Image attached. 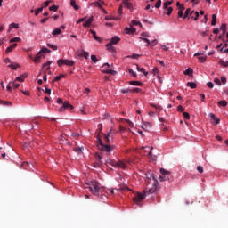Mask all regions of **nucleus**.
I'll list each match as a JSON object with an SVG mask.
<instances>
[{"mask_svg": "<svg viewBox=\"0 0 228 228\" xmlns=\"http://www.w3.org/2000/svg\"><path fill=\"white\" fill-rule=\"evenodd\" d=\"M9 69H12V70H17L20 65L18 63L12 62L11 64L8 65Z\"/></svg>", "mask_w": 228, "mask_h": 228, "instance_id": "17", "label": "nucleus"}, {"mask_svg": "<svg viewBox=\"0 0 228 228\" xmlns=\"http://www.w3.org/2000/svg\"><path fill=\"white\" fill-rule=\"evenodd\" d=\"M141 127L144 131H150V129L152 127V124L150 122H142Z\"/></svg>", "mask_w": 228, "mask_h": 228, "instance_id": "11", "label": "nucleus"}, {"mask_svg": "<svg viewBox=\"0 0 228 228\" xmlns=\"http://www.w3.org/2000/svg\"><path fill=\"white\" fill-rule=\"evenodd\" d=\"M95 159L96 161H99L101 163V165H102V163H104L107 166L110 165L111 167H115V165H117V161L111 159H107L105 161L102 160V155L101 154H96Z\"/></svg>", "mask_w": 228, "mask_h": 228, "instance_id": "4", "label": "nucleus"}, {"mask_svg": "<svg viewBox=\"0 0 228 228\" xmlns=\"http://www.w3.org/2000/svg\"><path fill=\"white\" fill-rule=\"evenodd\" d=\"M177 110L180 111L181 113H183V111H184V109L183 108L182 105H179V106L177 107Z\"/></svg>", "mask_w": 228, "mask_h": 228, "instance_id": "61", "label": "nucleus"}, {"mask_svg": "<svg viewBox=\"0 0 228 228\" xmlns=\"http://www.w3.org/2000/svg\"><path fill=\"white\" fill-rule=\"evenodd\" d=\"M19 86H20V84L17 83V81L14 80V82L12 83V88H14V90H17Z\"/></svg>", "mask_w": 228, "mask_h": 228, "instance_id": "43", "label": "nucleus"}, {"mask_svg": "<svg viewBox=\"0 0 228 228\" xmlns=\"http://www.w3.org/2000/svg\"><path fill=\"white\" fill-rule=\"evenodd\" d=\"M115 167H118V168L126 170V168H127V164L126 163V160H118L116 161Z\"/></svg>", "mask_w": 228, "mask_h": 228, "instance_id": "9", "label": "nucleus"}, {"mask_svg": "<svg viewBox=\"0 0 228 228\" xmlns=\"http://www.w3.org/2000/svg\"><path fill=\"white\" fill-rule=\"evenodd\" d=\"M125 31L127 35H131V33H134L136 31V28H126Z\"/></svg>", "mask_w": 228, "mask_h": 228, "instance_id": "25", "label": "nucleus"}, {"mask_svg": "<svg viewBox=\"0 0 228 228\" xmlns=\"http://www.w3.org/2000/svg\"><path fill=\"white\" fill-rule=\"evenodd\" d=\"M207 86H208V88H213V83L212 82H208L207 83Z\"/></svg>", "mask_w": 228, "mask_h": 228, "instance_id": "64", "label": "nucleus"}, {"mask_svg": "<svg viewBox=\"0 0 228 228\" xmlns=\"http://www.w3.org/2000/svg\"><path fill=\"white\" fill-rule=\"evenodd\" d=\"M26 77H28V75L23 74L20 77H16L15 81H19L20 83H24V79H26Z\"/></svg>", "mask_w": 228, "mask_h": 228, "instance_id": "16", "label": "nucleus"}, {"mask_svg": "<svg viewBox=\"0 0 228 228\" xmlns=\"http://www.w3.org/2000/svg\"><path fill=\"white\" fill-rule=\"evenodd\" d=\"M191 19H194V20H199V12L191 11Z\"/></svg>", "mask_w": 228, "mask_h": 228, "instance_id": "18", "label": "nucleus"}, {"mask_svg": "<svg viewBox=\"0 0 228 228\" xmlns=\"http://www.w3.org/2000/svg\"><path fill=\"white\" fill-rule=\"evenodd\" d=\"M155 8H161V0H158L155 4Z\"/></svg>", "mask_w": 228, "mask_h": 228, "instance_id": "53", "label": "nucleus"}, {"mask_svg": "<svg viewBox=\"0 0 228 228\" xmlns=\"http://www.w3.org/2000/svg\"><path fill=\"white\" fill-rule=\"evenodd\" d=\"M92 22H94V16H91L84 24V28H90L92 26Z\"/></svg>", "mask_w": 228, "mask_h": 228, "instance_id": "12", "label": "nucleus"}, {"mask_svg": "<svg viewBox=\"0 0 228 228\" xmlns=\"http://www.w3.org/2000/svg\"><path fill=\"white\" fill-rule=\"evenodd\" d=\"M132 92H134L135 94H139V92H142V89L140 88H134Z\"/></svg>", "mask_w": 228, "mask_h": 228, "instance_id": "63", "label": "nucleus"}, {"mask_svg": "<svg viewBox=\"0 0 228 228\" xmlns=\"http://www.w3.org/2000/svg\"><path fill=\"white\" fill-rule=\"evenodd\" d=\"M219 65H221V67H224V69L228 67V61H225L224 60H220L219 61Z\"/></svg>", "mask_w": 228, "mask_h": 228, "instance_id": "30", "label": "nucleus"}, {"mask_svg": "<svg viewBox=\"0 0 228 228\" xmlns=\"http://www.w3.org/2000/svg\"><path fill=\"white\" fill-rule=\"evenodd\" d=\"M160 175H159V181L163 183V181H170V178L172 177V175L170 174V171H167L164 168H160Z\"/></svg>", "mask_w": 228, "mask_h": 228, "instance_id": "6", "label": "nucleus"}, {"mask_svg": "<svg viewBox=\"0 0 228 228\" xmlns=\"http://www.w3.org/2000/svg\"><path fill=\"white\" fill-rule=\"evenodd\" d=\"M176 6H177V8H179V11H180V12H184V10H185L184 4H183L179 3V2H177V3H176Z\"/></svg>", "mask_w": 228, "mask_h": 228, "instance_id": "28", "label": "nucleus"}, {"mask_svg": "<svg viewBox=\"0 0 228 228\" xmlns=\"http://www.w3.org/2000/svg\"><path fill=\"white\" fill-rule=\"evenodd\" d=\"M104 74H111L112 76L117 74V71L113 70V69H106L103 71Z\"/></svg>", "mask_w": 228, "mask_h": 228, "instance_id": "38", "label": "nucleus"}, {"mask_svg": "<svg viewBox=\"0 0 228 228\" xmlns=\"http://www.w3.org/2000/svg\"><path fill=\"white\" fill-rule=\"evenodd\" d=\"M57 64L59 67H61V65H65V60L61 59L57 61Z\"/></svg>", "mask_w": 228, "mask_h": 228, "instance_id": "47", "label": "nucleus"}, {"mask_svg": "<svg viewBox=\"0 0 228 228\" xmlns=\"http://www.w3.org/2000/svg\"><path fill=\"white\" fill-rule=\"evenodd\" d=\"M51 63H53V61H49L43 64V69H45V67H47L46 68V70H49V69H51Z\"/></svg>", "mask_w": 228, "mask_h": 228, "instance_id": "36", "label": "nucleus"}, {"mask_svg": "<svg viewBox=\"0 0 228 228\" xmlns=\"http://www.w3.org/2000/svg\"><path fill=\"white\" fill-rule=\"evenodd\" d=\"M90 33L93 35V38L96 40V42H102L101 37H97V32L93 29H90Z\"/></svg>", "mask_w": 228, "mask_h": 228, "instance_id": "15", "label": "nucleus"}, {"mask_svg": "<svg viewBox=\"0 0 228 228\" xmlns=\"http://www.w3.org/2000/svg\"><path fill=\"white\" fill-rule=\"evenodd\" d=\"M136 69L138 70V72H142L143 74V76H149V72L145 71V69L143 68H140V66L136 65Z\"/></svg>", "mask_w": 228, "mask_h": 228, "instance_id": "19", "label": "nucleus"}, {"mask_svg": "<svg viewBox=\"0 0 228 228\" xmlns=\"http://www.w3.org/2000/svg\"><path fill=\"white\" fill-rule=\"evenodd\" d=\"M44 56V53L39 51L38 53H37L36 57L33 58V56H29L30 60L34 61V63H38V61Z\"/></svg>", "mask_w": 228, "mask_h": 228, "instance_id": "10", "label": "nucleus"}, {"mask_svg": "<svg viewBox=\"0 0 228 228\" xmlns=\"http://www.w3.org/2000/svg\"><path fill=\"white\" fill-rule=\"evenodd\" d=\"M123 4H125V6L126 8H128V10H131V8H133V4L132 3H129V1L127 0H124L123 1Z\"/></svg>", "mask_w": 228, "mask_h": 228, "instance_id": "22", "label": "nucleus"}, {"mask_svg": "<svg viewBox=\"0 0 228 228\" xmlns=\"http://www.w3.org/2000/svg\"><path fill=\"white\" fill-rule=\"evenodd\" d=\"M105 20H120V18H118V17L115 18V17L110 15V16L105 17Z\"/></svg>", "mask_w": 228, "mask_h": 228, "instance_id": "29", "label": "nucleus"}, {"mask_svg": "<svg viewBox=\"0 0 228 228\" xmlns=\"http://www.w3.org/2000/svg\"><path fill=\"white\" fill-rule=\"evenodd\" d=\"M129 74H131V76H133L134 77H136V74L134 73V71L132 69H128Z\"/></svg>", "mask_w": 228, "mask_h": 228, "instance_id": "57", "label": "nucleus"}, {"mask_svg": "<svg viewBox=\"0 0 228 228\" xmlns=\"http://www.w3.org/2000/svg\"><path fill=\"white\" fill-rule=\"evenodd\" d=\"M129 85H131L132 86H142V82L140 81H130Z\"/></svg>", "mask_w": 228, "mask_h": 228, "instance_id": "20", "label": "nucleus"}, {"mask_svg": "<svg viewBox=\"0 0 228 228\" xmlns=\"http://www.w3.org/2000/svg\"><path fill=\"white\" fill-rule=\"evenodd\" d=\"M78 56L85 57L86 60H88V58L90 57V53H88L85 50H82L81 53H78Z\"/></svg>", "mask_w": 228, "mask_h": 228, "instance_id": "13", "label": "nucleus"}, {"mask_svg": "<svg viewBox=\"0 0 228 228\" xmlns=\"http://www.w3.org/2000/svg\"><path fill=\"white\" fill-rule=\"evenodd\" d=\"M66 110H69V111L71 110H74V106H72L71 104L69 103L68 101L64 102V103L62 104V106L59 109V111L61 113H63V111H65Z\"/></svg>", "mask_w": 228, "mask_h": 228, "instance_id": "7", "label": "nucleus"}, {"mask_svg": "<svg viewBox=\"0 0 228 228\" xmlns=\"http://www.w3.org/2000/svg\"><path fill=\"white\" fill-rule=\"evenodd\" d=\"M211 26H216V14L212 15Z\"/></svg>", "mask_w": 228, "mask_h": 228, "instance_id": "37", "label": "nucleus"}, {"mask_svg": "<svg viewBox=\"0 0 228 228\" xmlns=\"http://www.w3.org/2000/svg\"><path fill=\"white\" fill-rule=\"evenodd\" d=\"M61 29L60 28H55L53 32H52V35H53V37H56L58 35H61Z\"/></svg>", "mask_w": 228, "mask_h": 228, "instance_id": "32", "label": "nucleus"}, {"mask_svg": "<svg viewBox=\"0 0 228 228\" xmlns=\"http://www.w3.org/2000/svg\"><path fill=\"white\" fill-rule=\"evenodd\" d=\"M119 41H120V37H118V36L113 37L110 39V42L106 45L108 51H110V53H115V47L113 45H116V44H118Z\"/></svg>", "mask_w": 228, "mask_h": 228, "instance_id": "5", "label": "nucleus"}, {"mask_svg": "<svg viewBox=\"0 0 228 228\" xmlns=\"http://www.w3.org/2000/svg\"><path fill=\"white\" fill-rule=\"evenodd\" d=\"M152 179H150V181H153V183L151 186L147 185L146 190L143 191L142 193L138 192L135 197L133 198V201L134 204H137V206H141L142 200H144L145 195H152V193H156V190H158V180H156V176L152 175Z\"/></svg>", "mask_w": 228, "mask_h": 228, "instance_id": "1", "label": "nucleus"}, {"mask_svg": "<svg viewBox=\"0 0 228 228\" xmlns=\"http://www.w3.org/2000/svg\"><path fill=\"white\" fill-rule=\"evenodd\" d=\"M74 61H69V60H64V65H67L68 67H73L74 65Z\"/></svg>", "mask_w": 228, "mask_h": 228, "instance_id": "23", "label": "nucleus"}, {"mask_svg": "<svg viewBox=\"0 0 228 228\" xmlns=\"http://www.w3.org/2000/svg\"><path fill=\"white\" fill-rule=\"evenodd\" d=\"M183 116L184 117V118H186V120H190V113L188 112H183Z\"/></svg>", "mask_w": 228, "mask_h": 228, "instance_id": "52", "label": "nucleus"}, {"mask_svg": "<svg viewBox=\"0 0 228 228\" xmlns=\"http://www.w3.org/2000/svg\"><path fill=\"white\" fill-rule=\"evenodd\" d=\"M199 61H200V63H204V61H206V56H200V57H199Z\"/></svg>", "mask_w": 228, "mask_h": 228, "instance_id": "51", "label": "nucleus"}, {"mask_svg": "<svg viewBox=\"0 0 228 228\" xmlns=\"http://www.w3.org/2000/svg\"><path fill=\"white\" fill-rule=\"evenodd\" d=\"M113 134H115V130L110 129L107 134H104V140L106 143H111L113 140Z\"/></svg>", "mask_w": 228, "mask_h": 228, "instance_id": "8", "label": "nucleus"}, {"mask_svg": "<svg viewBox=\"0 0 228 228\" xmlns=\"http://www.w3.org/2000/svg\"><path fill=\"white\" fill-rule=\"evenodd\" d=\"M167 12L166 13L167 15H172V11L174 10L172 7L167 8Z\"/></svg>", "mask_w": 228, "mask_h": 228, "instance_id": "55", "label": "nucleus"}, {"mask_svg": "<svg viewBox=\"0 0 228 228\" xmlns=\"http://www.w3.org/2000/svg\"><path fill=\"white\" fill-rule=\"evenodd\" d=\"M187 86H189V88L195 89L197 88V84L195 82H188Z\"/></svg>", "mask_w": 228, "mask_h": 228, "instance_id": "31", "label": "nucleus"}, {"mask_svg": "<svg viewBox=\"0 0 228 228\" xmlns=\"http://www.w3.org/2000/svg\"><path fill=\"white\" fill-rule=\"evenodd\" d=\"M0 104H2V106H12V102L0 100Z\"/></svg>", "mask_w": 228, "mask_h": 228, "instance_id": "26", "label": "nucleus"}, {"mask_svg": "<svg viewBox=\"0 0 228 228\" xmlns=\"http://www.w3.org/2000/svg\"><path fill=\"white\" fill-rule=\"evenodd\" d=\"M50 12H58V6L53 5L49 7Z\"/></svg>", "mask_w": 228, "mask_h": 228, "instance_id": "45", "label": "nucleus"}, {"mask_svg": "<svg viewBox=\"0 0 228 228\" xmlns=\"http://www.w3.org/2000/svg\"><path fill=\"white\" fill-rule=\"evenodd\" d=\"M20 37H14L10 39V44H13L14 42H20Z\"/></svg>", "mask_w": 228, "mask_h": 228, "instance_id": "41", "label": "nucleus"}, {"mask_svg": "<svg viewBox=\"0 0 228 228\" xmlns=\"http://www.w3.org/2000/svg\"><path fill=\"white\" fill-rule=\"evenodd\" d=\"M218 106H222L223 108H225V106H227V101L223 100V101H219L217 102Z\"/></svg>", "mask_w": 228, "mask_h": 228, "instance_id": "34", "label": "nucleus"}, {"mask_svg": "<svg viewBox=\"0 0 228 228\" xmlns=\"http://www.w3.org/2000/svg\"><path fill=\"white\" fill-rule=\"evenodd\" d=\"M102 191H102V193H100L99 197H101V200H106L107 197L106 195L102 194Z\"/></svg>", "mask_w": 228, "mask_h": 228, "instance_id": "56", "label": "nucleus"}, {"mask_svg": "<svg viewBox=\"0 0 228 228\" xmlns=\"http://www.w3.org/2000/svg\"><path fill=\"white\" fill-rule=\"evenodd\" d=\"M15 47H17V43H14L11 45L9 47H7L5 50L6 54H8V53H12V51H13Z\"/></svg>", "mask_w": 228, "mask_h": 228, "instance_id": "14", "label": "nucleus"}, {"mask_svg": "<svg viewBox=\"0 0 228 228\" xmlns=\"http://www.w3.org/2000/svg\"><path fill=\"white\" fill-rule=\"evenodd\" d=\"M43 54H45L47 53H51V50H49L48 48L43 47L41 50Z\"/></svg>", "mask_w": 228, "mask_h": 228, "instance_id": "44", "label": "nucleus"}, {"mask_svg": "<svg viewBox=\"0 0 228 228\" xmlns=\"http://www.w3.org/2000/svg\"><path fill=\"white\" fill-rule=\"evenodd\" d=\"M197 170L200 174H203L204 173V167H202V166H198L197 167Z\"/></svg>", "mask_w": 228, "mask_h": 228, "instance_id": "48", "label": "nucleus"}, {"mask_svg": "<svg viewBox=\"0 0 228 228\" xmlns=\"http://www.w3.org/2000/svg\"><path fill=\"white\" fill-rule=\"evenodd\" d=\"M94 6H97L98 8H100V10H102V4H100L99 0H97L96 2H94Z\"/></svg>", "mask_w": 228, "mask_h": 228, "instance_id": "40", "label": "nucleus"}, {"mask_svg": "<svg viewBox=\"0 0 228 228\" xmlns=\"http://www.w3.org/2000/svg\"><path fill=\"white\" fill-rule=\"evenodd\" d=\"M91 60L94 63H97V61H99V60L97 59V56L95 55H91Z\"/></svg>", "mask_w": 228, "mask_h": 228, "instance_id": "49", "label": "nucleus"}, {"mask_svg": "<svg viewBox=\"0 0 228 228\" xmlns=\"http://www.w3.org/2000/svg\"><path fill=\"white\" fill-rule=\"evenodd\" d=\"M214 83H216V85H218V86H220V85H222V82H220V79H218V78H216L214 80Z\"/></svg>", "mask_w": 228, "mask_h": 228, "instance_id": "60", "label": "nucleus"}, {"mask_svg": "<svg viewBox=\"0 0 228 228\" xmlns=\"http://www.w3.org/2000/svg\"><path fill=\"white\" fill-rule=\"evenodd\" d=\"M221 31H223V35H225L227 33V24L223 23L220 27Z\"/></svg>", "mask_w": 228, "mask_h": 228, "instance_id": "21", "label": "nucleus"}, {"mask_svg": "<svg viewBox=\"0 0 228 228\" xmlns=\"http://www.w3.org/2000/svg\"><path fill=\"white\" fill-rule=\"evenodd\" d=\"M45 93L47 95H51V89L45 87Z\"/></svg>", "mask_w": 228, "mask_h": 228, "instance_id": "62", "label": "nucleus"}, {"mask_svg": "<svg viewBox=\"0 0 228 228\" xmlns=\"http://www.w3.org/2000/svg\"><path fill=\"white\" fill-rule=\"evenodd\" d=\"M183 74H184L185 76H191V74H193V69H191V68H189V69H187L183 72Z\"/></svg>", "mask_w": 228, "mask_h": 228, "instance_id": "33", "label": "nucleus"}, {"mask_svg": "<svg viewBox=\"0 0 228 228\" xmlns=\"http://www.w3.org/2000/svg\"><path fill=\"white\" fill-rule=\"evenodd\" d=\"M190 15H191V9L188 8L185 11V13L183 15V19H188V17H190Z\"/></svg>", "mask_w": 228, "mask_h": 228, "instance_id": "24", "label": "nucleus"}, {"mask_svg": "<svg viewBox=\"0 0 228 228\" xmlns=\"http://www.w3.org/2000/svg\"><path fill=\"white\" fill-rule=\"evenodd\" d=\"M10 28H13L14 29H19V25L15 24V23H12L10 25Z\"/></svg>", "mask_w": 228, "mask_h": 228, "instance_id": "58", "label": "nucleus"}, {"mask_svg": "<svg viewBox=\"0 0 228 228\" xmlns=\"http://www.w3.org/2000/svg\"><path fill=\"white\" fill-rule=\"evenodd\" d=\"M140 56H142V55L134 53L132 56H128V58H133L134 60H136V59L140 58Z\"/></svg>", "mask_w": 228, "mask_h": 228, "instance_id": "50", "label": "nucleus"}, {"mask_svg": "<svg viewBox=\"0 0 228 228\" xmlns=\"http://www.w3.org/2000/svg\"><path fill=\"white\" fill-rule=\"evenodd\" d=\"M70 4H71L72 7H74V10H78L79 9V5L76 4V0H71Z\"/></svg>", "mask_w": 228, "mask_h": 228, "instance_id": "35", "label": "nucleus"}, {"mask_svg": "<svg viewBox=\"0 0 228 228\" xmlns=\"http://www.w3.org/2000/svg\"><path fill=\"white\" fill-rule=\"evenodd\" d=\"M221 81L223 85H225V83H227V78L225 77H221Z\"/></svg>", "mask_w": 228, "mask_h": 228, "instance_id": "59", "label": "nucleus"}, {"mask_svg": "<svg viewBox=\"0 0 228 228\" xmlns=\"http://www.w3.org/2000/svg\"><path fill=\"white\" fill-rule=\"evenodd\" d=\"M121 93H122V94H131V93H133V90H131V89H129V88L122 89V90H121Z\"/></svg>", "mask_w": 228, "mask_h": 228, "instance_id": "42", "label": "nucleus"}, {"mask_svg": "<svg viewBox=\"0 0 228 228\" xmlns=\"http://www.w3.org/2000/svg\"><path fill=\"white\" fill-rule=\"evenodd\" d=\"M44 11V7H40L35 11V15L37 16L41 12Z\"/></svg>", "mask_w": 228, "mask_h": 228, "instance_id": "46", "label": "nucleus"}, {"mask_svg": "<svg viewBox=\"0 0 228 228\" xmlns=\"http://www.w3.org/2000/svg\"><path fill=\"white\" fill-rule=\"evenodd\" d=\"M172 3H174V0L165 2V3L163 4V8H164V10H167V8H168V6H170V4H172Z\"/></svg>", "mask_w": 228, "mask_h": 228, "instance_id": "27", "label": "nucleus"}, {"mask_svg": "<svg viewBox=\"0 0 228 228\" xmlns=\"http://www.w3.org/2000/svg\"><path fill=\"white\" fill-rule=\"evenodd\" d=\"M52 3L51 0L49 1H45L44 4H43V8H47V6H49V4Z\"/></svg>", "mask_w": 228, "mask_h": 228, "instance_id": "54", "label": "nucleus"}, {"mask_svg": "<svg viewBox=\"0 0 228 228\" xmlns=\"http://www.w3.org/2000/svg\"><path fill=\"white\" fill-rule=\"evenodd\" d=\"M47 47H49L50 49H53V51H58V46H56L54 45H51L48 43Z\"/></svg>", "mask_w": 228, "mask_h": 228, "instance_id": "39", "label": "nucleus"}, {"mask_svg": "<svg viewBox=\"0 0 228 228\" xmlns=\"http://www.w3.org/2000/svg\"><path fill=\"white\" fill-rule=\"evenodd\" d=\"M97 143H98V149L100 151H102V152H107L108 154H110V152H111V151H113V146L104 144L102 142V141L101 140V138H99V137L97 138Z\"/></svg>", "mask_w": 228, "mask_h": 228, "instance_id": "3", "label": "nucleus"}, {"mask_svg": "<svg viewBox=\"0 0 228 228\" xmlns=\"http://www.w3.org/2000/svg\"><path fill=\"white\" fill-rule=\"evenodd\" d=\"M89 190L93 195L95 197H99L102 191H104V189L101 187V183H99L97 181H91L89 183Z\"/></svg>", "mask_w": 228, "mask_h": 228, "instance_id": "2", "label": "nucleus"}]
</instances>
